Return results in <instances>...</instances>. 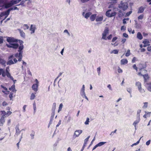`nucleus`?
<instances>
[{
    "mask_svg": "<svg viewBox=\"0 0 151 151\" xmlns=\"http://www.w3.org/2000/svg\"><path fill=\"white\" fill-rule=\"evenodd\" d=\"M6 40L9 42L6 45L8 47H12L14 49H17L19 47V45L17 43V40L12 37H7Z\"/></svg>",
    "mask_w": 151,
    "mask_h": 151,
    "instance_id": "obj_1",
    "label": "nucleus"
},
{
    "mask_svg": "<svg viewBox=\"0 0 151 151\" xmlns=\"http://www.w3.org/2000/svg\"><path fill=\"white\" fill-rule=\"evenodd\" d=\"M111 8V9H110L107 11L106 12V16L108 17H111L115 16L116 14V12L114 11V8L113 7H111L109 6V8Z\"/></svg>",
    "mask_w": 151,
    "mask_h": 151,
    "instance_id": "obj_2",
    "label": "nucleus"
},
{
    "mask_svg": "<svg viewBox=\"0 0 151 151\" xmlns=\"http://www.w3.org/2000/svg\"><path fill=\"white\" fill-rule=\"evenodd\" d=\"M21 0H13L10 2L5 4L4 5L5 7L6 8H9L12 5L19 3Z\"/></svg>",
    "mask_w": 151,
    "mask_h": 151,
    "instance_id": "obj_3",
    "label": "nucleus"
},
{
    "mask_svg": "<svg viewBox=\"0 0 151 151\" xmlns=\"http://www.w3.org/2000/svg\"><path fill=\"white\" fill-rule=\"evenodd\" d=\"M128 7V5L127 2H124L123 1H122L120 4L119 5V8L124 11L127 9Z\"/></svg>",
    "mask_w": 151,
    "mask_h": 151,
    "instance_id": "obj_4",
    "label": "nucleus"
},
{
    "mask_svg": "<svg viewBox=\"0 0 151 151\" xmlns=\"http://www.w3.org/2000/svg\"><path fill=\"white\" fill-rule=\"evenodd\" d=\"M13 9H9L8 10L4 12H3L0 14V18L1 19L4 20L9 15L10 11L12 10Z\"/></svg>",
    "mask_w": 151,
    "mask_h": 151,
    "instance_id": "obj_5",
    "label": "nucleus"
},
{
    "mask_svg": "<svg viewBox=\"0 0 151 151\" xmlns=\"http://www.w3.org/2000/svg\"><path fill=\"white\" fill-rule=\"evenodd\" d=\"M109 29L108 27H106L103 32L102 33V36L101 38V39L106 40V36L109 34Z\"/></svg>",
    "mask_w": 151,
    "mask_h": 151,
    "instance_id": "obj_6",
    "label": "nucleus"
},
{
    "mask_svg": "<svg viewBox=\"0 0 151 151\" xmlns=\"http://www.w3.org/2000/svg\"><path fill=\"white\" fill-rule=\"evenodd\" d=\"M135 85L138 88L139 91L141 93H144L145 92V90L142 88V84L139 81L136 82Z\"/></svg>",
    "mask_w": 151,
    "mask_h": 151,
    "instance_id": "obj_7",
    "label": "nucleus"
},
{
    "mask_svg": "<svg viewBox=\"0 0 151 151\" xmlns=\"http://www.w3.org/2000/svg\"><path fill=\"white\" fill-rule=\"evenodd\" d=\"M85 86L84 85L82 86V88H81L80 91V94L83 98H85L87 100H88V98L86 96L85 92Z\"/></svg>",
    "mask_w": 151,
    "mask_h": 151,
    "instance_id": "obj_8",
    "label": "nucleus"
},
{
    "mask_svg": "<svg viewBox=\"0 0 151 151\" xmlns=\"http://www.w3.org/2000/svg\"><path fill=\"white\" fill-rule=\"evenodd\" d=\"M92 13L90 12H87L85 13V11L83 10L82 12V15L86 19H88L91 15Z\"/></svg>",
    "mask_w": 151,
    "mask_h": 151,
    "instance_id": "obj_9",
    "label": "nucleus"
},
{
    "mask_svg": "<svg viewBox=\"0 0 151 151\" xmlns=\"http://www.w3.org/2000/svg\"><path fill=\"white\" fill-rule=\"evenodd\" d=\"M83 131L81 130H76L73 134V137L75 138L76 137H79L80 135L82 133Z\"/></svg>",
    "mask_w": 151,
    "mask_h": 151,
    "instance_id": "obj_10",
    "label": "nucleus"
},
{
    "mask_svg": "<svg viewBox=\"0 0 151 151\" xmlns=\"http://www.w3.org/2000/svg\"><path fill=\"white\" fill-rule=\"evenodd\" d=\"M36 29V26L34 24H31L29 29V30L31 31L30 34H32L34 33L35 30Z\"/></svg>",
    "mask_w": 151,
    "mask_h": 151,
    "instance_id": "obj_11",
    "label": "nucleus"
},
{
    "mask_svg": "<svg viewBox=\"0 0 151 151\" xmlns=\"http://www.w3.org/2000/svg\"><path fill=\"white\" fill-rule=\"evenodd\" d=\"M9 67H7L6 70V72L5 73L6 74V76H7L10 78L11 80H13V77L11 76V74L9 72Z\"/></svg>",
    "mask_w": 151,
    "mask_h": 151,
    "instance_id": "obj_12",
    "label": "nucleus"
},
{
    "mask_svg": "<svg viewBox=\"0 0 151 151\" xmlns=\"http://www.w3.org/2000/svg\"><path fill=\"white\" fill-rule=\"evenodd\" d=\"M140 119L137 118L136 119L133 123L132 125L134 126L135 130H136V125L139 122Z\"/></svg>",
    "mask_w": 151,
    "mask_h": 151,
    "instance_id": "obj_13",
    "label": "nucleus"
},
{
    "mask_svg": "<svg viewBox=\"0 0 151 151\" xmlns=\"http://www.w3.org/2000/svg\"><path fill=\"white\" fill-rule=\"evenodd\" d=\"M13 57L14 56L13 55H11L9 56V60L7 63V65H10L14 64V62L12 60V59L13 58Z\"/></svg>",
    "mask_w": 151,
    "mask_h": 151,
    "instance_id": "obj_14",
    "label": "nucleus"
},
{
    "mask_svg": "<svg viewBox=\"0 0 151 151\" xmlns=\"http://www.w3.org/2000/svg\"><path fill=\"white\" fill-rule=\"evenodd\" d=\"M1 88L3 89L2 90V91L5 94H9V91L8 90V89L4 87L2 85L1 86Z\"/></svg>",
    "mask_w": 151,
    "mask_h": 151,
    "instance_id": "obj_15",
    "label": "nucleus"
},
{
    "mask_svg": "<svg viewBox=\"0 0 151 151\" xmlns=\"http://www.w3.org/2000/svg\"><path fill=\"white\" fill-rule=\"evenodd\" d=\"M2 75V76L4 77L6 76L5 70L4 69L0 68V75Z\"/></svg>",
    "mask_w": 151,
    "mask_h": 151,
    "instance_id": "obj_16",
    "label": "nucleus"
},
{
    "mask_svg": "<svg viewBox=\"0 0 151 151\" xmlns=\"http://www.w3.org/2000/svg\"><path fill=\"white\" fill-rule=\"evenodd\" d=\"M103 17L102 16H96V22H101L103 20Z\"/></svg>",
    "mask_w": 151,
    "mask_h": 151,
    "instance_id": "obj_17",
    "label": "nucleus"
},
{
    "mask_svg": "<svg viewBox=\"0 0 151 151\" xmlns=\"http://www.w3.org/2000/svg\"><path fill=\"white\" fill-rule=\"evenodd\" d=\"M23 48L24 47L23 45L22 44H21L19 47V50H18L19 52V54L20 53L22 55L23 51H22V50H23Z\"/></svg>",
    "mask_w": 151,
    "mask_h": 151,
    "instance_id": "obj_18",
    "label": "nucleus"
},
{
    "mask_svg": "<svg viewBox=\"0 0 151 151\" xmlns=\"http://www.w3.org/2000/svg\"><path fill=\"white\" fill-rule=\"evenodd\" d=\"M128 61L126 59H123L120 61L121 64L122 65H125L127 63Z\"/></svg>",
    "mask_w": 151,
    "mask_h": 151,
    "instance_id": "obj_19",
    "label": "nucleus"
},
{
    "mask_svg": "<svg viewBox=\"0 0 151 151\" xmlns=\"http://www.w3.org/2000/svg\"><path fill=\"white\" fill-rule=\"evenodd\" d=\"M38 85L34 84L32 86V88L34 91L36 92L38 90Z\"/></svg>",
    "mask_w": 151,
    "mask_h": 151,
    "instance_id": "obj_20",
    "label": "nucleus"
},
{
    "mask_svg": "<svg viewBox=\"0 0 151 151\" xmlns=\"http://www.w3.org/2000/svg\"><path fill=\"white\" fill-rule=\"evenodd\" d=\"M97 14H94L91 15L90 17V20L91 21H93L96 19Z\"/></svg>",
    "mask_w": 151,
    "mask_h": 151,
    "instance_id": "obj_21",
    "label": "nucleus"
},
{
    "mask_svg": "<svg viewBox=\"0 0 151 151\" xmlns=\"http://www.w3.org/2000/svg\"><path fill=\"white\" fill-rule=\"evenodd\" d=\"M18 30L20 33L21 36L23 37H25V34L24 32L20 29H18Z\"/></svg>",
    "mask_w": 151,
    "mask_h": 151,
    "instance_id": "obj_22",
    "label": "nucleus"
},
{
    "mask_svg": "<svg viewBox=\"0 0 151 151\" xmlns=\"http://www.w3.org/2000/svg\"><path fill=\"white\" fill-rule=\"evenodd\" d=\"M144 7L141 6L139 8L137 13L138 14L142 13L144 12Z\"/></svg>",
    "mask_w": 151,
    "mask_h": 151,
    "instance_id": "obj_23",
    "label": "nucleus"
},
{
    "mask_svg": "<svg viewBox=\"0 0 151 151\" xmlns=\"http://www.w3.org/2000/svg\"><path fill=\"white\" fill-rule=\"evenodd\" d=\"M9 89L13 92H15L16 91L15 88V86L14 84L13 85L11 88H9Z\"/></svg>",
    "mask_w": 151,
    "mask_h": 151,
    "instance_id": "obj_24",
    "label": "nucleus"
},
{
    "mask_svg": "<svg viewBox=\"0 0 151 151\" xmlns=\"http://www.w3.org/2000/svg\"><path fill=\"white\" fill-rule=\"evenodd\" d=\"M137 37L139 39L141 40L142 38L143 37L141 33L140 32H138L137 35Z\"/></svg>",
    "mask_w": 151,
    "mask_h": 151,
    "instance_id": "obj_25",
    "label": "nucleus"
},
{
    "mask_svg": "<svg viewBox=\"0 0 151 151\" xmlns=\"http://www.w3.org/2000/svg\"><path fill=\"white\" fill-rule=\"evenodd\" d=\"M147 90L151 92V83H147Z\"/></svg>",
    "mask_w": 151,
    "mask_h": 151,
    "instance_id": "obj_26",
    "label": "nucleus"
},
{
    "mask_svg": "<svg viewBox=\"0 0 151 151\" xmlns=\"http://www.w3.org/2000/svg\"><path fill=\"white\" fill-rule=\"evenodd\" d=\"M16 135H18L21 132V131L19 130V128L18 127H16Z\"/></svg>",
    "mask_w": 151,
    "mask_h": 151,
    "instance_id": "obj_27",
    "label": "nucleus"
},
{
    "mask_svg": "<svg viewBox=\"0 0 151 151\" xmlns=\"http://www.w3.org/2000/svg\"><path fill=\"white\" fill-rule=\"evenodd\" d=\"M141 111V109H138L137 112L136 117L140 118V113Z\"/></svg>",
    "mask_w": 151,
    "mask_h": 151,
    "instance_id": "obj_28",
    "label": "nucleus"
},
{
    "mask_svg": "<svg viewBox=\"0 0 151 151\" xmlns=\"http://www.w3.org/2000/svg\"><path fill=\"white\" fill-rule=\"evenodd\" d=\"M56 107V104L55 103H54L52 105V111L55 112V109Z\"/></svg>",
    "mask_w": 151,
    "mask_h": 151,
    "instance_id": "obj_29",
    "label": "nucleus"
},
{
    "mask_svg": "<svg viewBox=\"0 0 151 151\" xmlns=\"http://www.w3.org/2000/svg\"><path fill=\"white\" fill-rule=\"evenodd\" d=\"M118 52H119L118 50H117V49L114 50H112L111 52V53L116 54H118Z\"/></svg>",
    "mask_w": 151,
    "mask_h": 151,
    "instance_id": "obj_30",
    "label": "nucleus"
},
{
    "mask_svg": "<svg viewBox=\"0 0 151 151\" xmlns=\"http://www.w3.org/2000/svg\"><path fill=\"white\" fill-rule=\"evenodd\" d=\"M143 43L144 44H145L148 46L149 45L150 42L148 40H145L143 42Z\"/></svg>",
    "mask_w": 151,
    "mask_h": 151,
    "instance_id": "obj_31",
    "label": "nucleus"
},
{
    "mask_svg": "<svg viewBox=\"0 0 151 151\" xmlns=\"http://www.w3.org/2000/svg\"><path fill=\"white\" fill-rule=\"evenodd\" d=\"M35 97V94L34 93H32L30 96V99L31 100H34Z\"/></svg>",
    "mask_w": 151,
    "mask_h": 151,
    "instance_id": "obj_32",
    "label": "nucleus"
},
{
    "mask_svg": "<svg viewBox=\"0 0 151 151\" xmlns=\"http://www.w3.org/2000/svg\"><path fill=\"white\" fill-rule=\"evenodd\" d=\"M55 114V112L54 111H52L51 113V115L50 117V119L51 120H53V119L54 117V116Z\"/></svg>",
    "mask_w": 151,
    "mask_h": 151,
    "instance_id": "obj_33",
    "label": "nucleus"
},
{
    "mask_svg": "<svg viewBox=\"0 0 151 151\" xmlns=\"http://www.w3.org/2000/svg\"><path fill=\"white\" fill-rule=\"evenodd\" d=\"M145 114L143 116V117L145 118H146L147 116H148V114H149V116H150V114H151V112H145Z\"/></svg>",
    "mask_w": 151,
    "mask_h": 151,
    "instance_id": "obj_34",
    "label": "nucleus"
},
{
    "mask_svg": "<svg viewBox=\"0 0 151 151\" xmlns=\"http://www.w3.org/2000/svg\"><path fill=\"white\" fill-rule=\"evenodd\" d=\"M63 104L62 103H61L60 104L58 110V112L59 113L60 111L61 110V109L63 108Z\"/></svg>",
    "mask_w": 151,
    "mask_h": 151,
    "instance_id": "obj_35",
    "label": "nucleus"
},
{
    "mask_svg": "<svg viewBox=\"0 0 151 151\" xmlns=\"http://www.w3.org/2000/svg\"><path fill=\"white\" fill-rule=\"evenodd\" d=\"M23 28L24 30L28 29L29 28V27L27 24H24L23 26Z\"/></svg>",
    "mask_w": 151,
    "mask_h": 151,
    "instance_id": "obj_36",
    "label": "nucleus"
},
{
    "mask_svg": "<svg viewBox=\"0 0 151 151\" xmlns=\"http://www.w3.org/2000/svg\"><path fill=\"white\" fill-rule=\"evenodd\" d=\"M101 69L100 67H99L97 68V71L99 76H100L101 74Z\"/></svg>",
    "mask_w": 151,
    "mask_h": 151,
    "instance_id": "obj_37",
    "label": "nucleus"
},
{
    "mask_svg": "<svg viewBox=\"0 0 151 151\" xmlns=\"http://www.w3.org/2000/svg\"><path fill=\"white\" fill-rule=\"evenodd\" d=\"M106 143V142H99V143H98L97 145L98 147H100L101 146L103 145H104Z\"/></svg>",
    "mask_w": 151,
    "mask_h": 151,
    "instance_id": "obj_38",
    "label": "nucleus"
},
{
    "mask_svg": "<svg viewBox=\"0 0 151 151\" xmlns=\"http://www.w3.org/2000/svg\"><path fill=\"white\" fill-rule=\"evenodd\" d=\"M143 78L145 81H146L149 78V76L147 74L143 75Z\"/></svg>",
    "mask_w": 151,
    "mask_h": 151,
    "instance_id": "obj_39",
    "label": "nucleus"
},
{
    "mask_svg": "<svg viewBox=\"0 0 151 151\" xmlns=\"http://www.w3.org/2000/svg\"><path fill=\"white\" fill-rule=\"evenodd\" d=\"M130 50H128L127 52L125 54V56L126 57H128L130 55Z\"/></svg>",
    "mask_w": 151,
    "mask_h": 151,
    "instance_id": "obj_40",
    "label": "nucleus"
},
{
    "mask_svg": "<svg viewBox=\"0 0 151 151\" xmlns=\"http://www.w3.org/2000/svg\"><path fill=\"white\" fill-rule=\"evenodd\" d=\"M89 118L88 117L86 118V121L85 122L84 124L86 125H88L89 124Z\"/></svg>",
    "mask_w": 151,
    "mask_h": 151,
    "instance_id": "obj_41",
    "label": "nucleus"
},
{
    "mask_svg": "<svg viewBox=\"0 0 151 151\" xmlns=\"http://www.w3.org/2000/svg\"><path fill=\"white\" fill-rule=\"evenodd\" d=\"M144 106L142 108L144 109L146 108L148 106V103L147 102H144L143 103Z\"/></svg>",
    "mask_w": 151,
    "mask_h": 151,
    "instance_id": "obj_42",
    "label": "nucleus"
},
{
    "mask_svg": "<svg viewBox=\"0 0 151 151\" xmlns=\"http://www.w3.org/2000/svg\"><path fill=\"white\" fill-rule=\"evenodd\" d=\"M142 137H141L140 138V139H139V140L138 141H137L136 143H134L132 145H131V146L133 147L134 145H138L139 143L140 140L141 139V138Z\"/></svg>",
    "mask_w": 151,
    "mask_h": 151,
    "instance_id": "obj_43",
    "label": "nucleus"
},
{
    "mask_svg": "<svg viewBox=\"0 0 151 151\" xmlns=\"http://www.w3.org/2000/svg\"><path fill=\"white\" fill-rule=\"evenodd\" d=\"M2 116L5 117L7 116V113L4 111H2Z\"/></svg>",
    "mask_w": 151,
    "mask_h": 151,
    "instance_id": "obj_44",
    "label": "nucleus"
},
{
    "mask_svg": "<svg viewBox=\"0 0 151 151\" xmlns=\"http://www.w3.org/2000/svg\"><path fill=\"white\" fill-rule=\"evenodd\" d=\"M0 63L3 65H4L6 63V61L3 59H0Z\"/></svg>",
    "mask_w": 151,
    "mask_h": 151,
    "instance_id": "obj_45",
    "label": "nucleus"
},
{
    "mask_svg": "<svg viewBox=\"0 0 151 151\" xmlns=\"http://www.w3.org/2000/svg\"><path fill=\"white\" fill-rule=\"evenodd\" d=\"M90 137V136H88V137L85 139L84 141V144L86 145L87 142L88 141V139Z\"/></svg>",
    "mask_w": 151,
    "mask_h": 151,
    "instance_id": "obj_46",
    "label": "nucleus"
},
{
    "mask_svg": "<svg viewBox=\"0 0 151 151\" xmlns=\"http://www.w3.org/2000/svg\"><path fill=\"white\" fill-rule=\"evenodd\" d=\"M4 118V117L2 116L0 121V123L1 124H3V123L5 122Z\"/></svg>",
    "mask_w": 151,
    "mask_h": 151,
    "instance_id": "obj_47",
    "label": "nucleus"
},
{
    "mask_svg": "<svg viewBox=\"0 0 151 151\" xmlns=\"http://www.w3.org/2000/svg\"><path fill=\"white\" fill-rule=\"evenodd\" d=\"M112 37V35L111 34L110 35L107 37H106V40H111Z\"/></svg>",
    "mask_w": 151,
    "mask_h": 151,
    "instance_id": "obj_48",
    "label": "nucleus"
},
{
    "mask_svg": "<svg viewBox=\"0 0 151 151\" xmlns=\"http://www.w3.org/2000/svg\"><path fill=\"white\" fill-rule=\"evenodd\" d=\"M22 55H21L20 54H19V59L18 60V61H22Z\"/></svg>",
    "mask_w": 151,
    "mask_h": 151,
    "instance_id": "obj_49",
    "label": "nucleus"
},
{
    "mask_svg": "<svg viewBox=\"0 0 151 151\" xmlns=\"http://www.w3.org/2000/svg\"><path fill=\"white\" fill-rule=\"evenodd\" d=\"M144 17L143 14H141L138 17V19L139 20H142Z\"/></svg>",
    "mask_w": 151,
    "mask_h": 151,
    "instance_id": "obj_50",
    "label": "nucleus"
},
{
    "mask_svg": "<svg viewBox=\"0 0 151 151\" xmlns=\"http://www.w3.org/2000/svg\"><path fill=\"white\" fill-rule=\"evenodd\" d=\"M33 107L34 110V112H35L36 111V109L35 103L34 102L33 104Z\"/></svg>",
    "mask_w": 151,
    "mask_h": 151,
    "instance_id": "obj_51",
    "label": "nucleus"
},
{
    "mask_svg": "<svg viewBox=\"0 0 151 151\" xmlns=\"http://www.w3.org/2000/svg\"><path fill=\"white\" fill-rule=\"evenodd\" d=\"M117 37H114L113 39H112V40H111V42H114L115 41H116L117 39Z\"/></svg>",
    "mask_w": 151,
    "mask_h": 151,
    "instance_id": "obj_52",
    "label": "nucleus"
},
{
    "mask_svg": "<svg viewBox=\"0 0 151 151\" xmlns=\"http://www.w3.org/2000/svg\"><path fill=\"white\" fill-rule=\"evenodd\" d=\"M118 71L119 73H121L123 72L122 70L119 67H118Z\"/></svg>",
    "mask_w": 151,
    "mask_h": 151,
    "instance_id": "obj_53",
    "label": "nucleus"
},
{
    "mask_svg": "<svg viewBox=\"0 0 151 151\" xmlns=\"http://www.w3.org/2000/svg\"><path fill=\"white\" fill-rule=\"evenodd\" d=\"M64 33H67L68 35L69 36H70V33L69 32H68V30L67 29H65V30L64 31V32H63Z\"/></svg>",
    "mask_w": 151,
    "mask_h": 151,
    "instance_id": "obj_54",
    "label": "nucleus"
},
{
    "mask_svg": "<svg viewBox=\"0 0 151 151\" xmlns=\"http://www.w3.org/2000/svg\"><path fill=\"white\" fill-rule=\"evenodd\" d=\"M137 60V58H136V57H134L132 59V63H134Z\"/></svg>",
    "mask_w": 151,
    "mask_h": 151,
    "instance_id": "obj_55",
    "label": "nucleus"
},
{
    "mask_svg": "<svg viewBox=\"0 0 151 151\" xmlns=\"http://www.w3.org/2000/svg\"><path fill=\"white\" fill-rule=\"evenodd\" d=\"M127 91L129 93L131 94L132 92V89L130 88H127Z\"/></svg>",
    "mask_w": 151,
    "mask_h": 151,
    "instance_id": "obj_56",
    "label": "nucleus"
},
{
    "mask_svg": "<svg viewBox=\"0 0 151 151\" xmlns=\"http://www.w3.org/2000/svg\"><path fill=\"white\" fill-rule=\"evenodd\" d=\"M123 36L124 37H125L126 38L128 37V35L126 33H124L123 34Z\"/></svg>",
    "mask_w": 151,
    "mask_h": 151,
    "instance_id": "obj_57",
    "label": "nucleus"
},
{
    "mask_svg": "<svg viewBox=\"0 0 151 151\" xmlns=\"http://www.w3.org/2000/svg\"><path fill=\"white\" fill-rule=\"evenodd\" d=\"M133 67L134 69L136 70L137 71L138 68L136 66V65L135 64H134V65H133Z\"/></svg>",
    "mask_w": 151,
    "mask_h": 151,
    "instance_id": "obj_58",
    "label": "nucleus"
},
{
    "mask_svg": "<svg viewBox=\"0 0 151 151\" xmlns=\"http://www.w3.org/2000/svg\"><path fill=\"white\" fill-rule=\"evenodd\" d=\"M107 87L109 88V89L111 91H112V88L111 87V85L110 84H108L107 86Z\"/></svg>",
    "mask_w": 151,
    "mask_h": 151,
    "instance_id": "obj_59",
    "label": "nucleus"
},
{
    "mask_svg": "<svg viewBox=\"0 0 151 151\" xmlns=\"http://www.w3.org/2000/svg\"><path fill=\"white\" fill-rule=\"evenodd\" d=\"M121 29L122 31H124L126 29V27L124 26H122L121 27Z\"/></svg>",
    "mask_w": 151,
    "mask_h": 151,
    "instance_id": "obj_60",
    "label": "nucleus"
},
{
    "mask_svg": "<svg viewBox=\"0 0 151 151\" xmlns=\"http://www.w3.org/2000/svg\"><path fill=\"white\" fill-rule=\"evenodd\" d=\"M151 140H149L147 141L146 143V145L147 146L149 145L150 143Z\"/></svg>",
    "mask_w": 151,
    "mask_h": 151,
    "instance_id": "obj_61",
    "label": "nucleus"
},
{
    "mask_svg": "<svg viewBox=\"0 0 151 151\" xmlns=\"http://www.w3.org/2000/svg\"><path fill=\"white\" fill-rule=\"evenodd\" d=\"M3 38L2 37H0V44H1L3 42Z\"/></svg>",
    "mask_w": 151,
    "mask_h": 151,
    "instance_id": "obj_62",
    "label": "nucleus"
},
{
    "mask_svg": "<svg viewBox=\"0 0 151 151\" xmlns=\"http://www.w3.org/2000/svg\"><path fill=\"white\" fill-rule=\"evenodd\" d=\"M26 105H24L23 106V111L24 112H25V111L26 110Z\"/></svg>",
    "mask_w": 151,
    "mask_h": 151,
    "instance_id": "obj_63",
    "label": "nucleus"
},
{
    "mask_svg": "<svg viewBox=\"0 0 151 151\" xmlns=\"http://www.w3.org/2000/svg\"><path fill=\"white\" fill-rule=\"evenodd\" d=\"M147 50L149 51H151V45L147 47Z\"/></svg>",
    "mask_w": 151,
    "mask_h": 151,
    "instance_id": "obj_64",
    "label": "nucleus"
}]
</instances>
